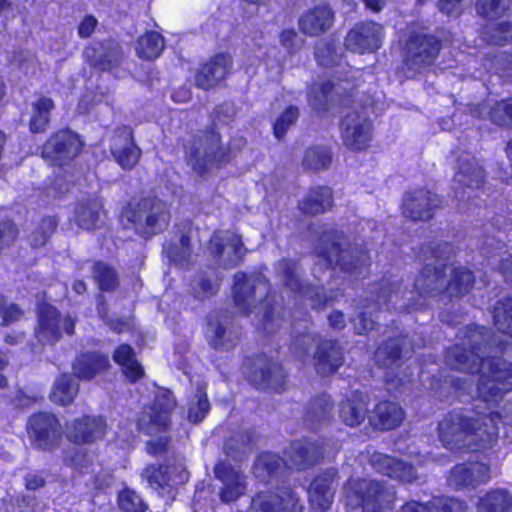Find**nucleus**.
<instances>
[{
  "label": "nucleus",
  "mask_w": 512,
  "mask_h": 512,
  "mask_svg": "<svg viewBox=\"0 0 512 512\" xmlns=\"http://www.w3.org/2000/svg\"><path fill=\"white\" fill-rule=\"evenodd\" d=\"M494 326L503 336L484 326L470 325L460 332L461 343L447 349L445 363L464 373L480 372L479 395L485 402H498L512 390V364L500 357L507 353L512 339V297L500 299L493 311Z\"/></svg>",
  "instance_id": "f257e3e1"
},
{
  "label": "nucleus",
  "mask_w": 512,
  "mask_h": 512,
  "mask_svg": "<svg viewBox=\"0 0 512 512\" xmlns=\"http://www.w3.org/2000/svg\"><path fill=\"white\" fill-rule=\"evenodd\" d=\"M500 421L498 412L468 417L453 411L439 422V438L449 449L485 448L496 441Z\"/></svg>",
  "instance_id": "f03ea898"
},
{
  "label": "nucleus",
  "mask_w": 512,
  "mask_h": 512,
  "mask_svg": "<svg viewBox=\"0 0 512 512\" xmlns=\"http://www.w3.org/2000/svg\"><path fill=\"white\" fill-rule=\"evenodd\" d=\"M233 297L234 303L241 313L249 315L254 309H260L263 312L261 325L266 333L272 334L283 325L282 306L269 293L268 280L265 276L236 273Z\"/></svg>",
  "instance_id": "7ed1b4c3"
},
{
  "label": "nucleus",
  "mask_w": 512,
  "mask_h": 512,
  "mask_svg": "<svg viewBox=\"0 0 512 512\" xmlns=\"http://www.w3.org/2000/svg\"><path fill=\"white\" fill-rule=\"evenodd\" d=\"M453 246L448 242L432 241L422 245L418 257L425 263L414 287L421 295H448V277L445 270L454 256Z\"/></svg>",
  "instance_id": "20e7f679"
},
{
  "label": "nucleus",
  "mask_w": 512,
  "mask_h": 512,
  "mask_svg": "<svg viewBox=\"0 0 512 512\" xmlns=\"http://www.w3.org/2000/svg\"><path fill=\"white\" fill-rule=\"evenodd\" d=\"M323 455V446L316 439L303 438L291 443L285 452L286 459L270 452L257 457L253 466L256 478L266 481L276 475L284 466L306 469L313 466Z\"/></svg>",
  "instance_id": "39448f33"
},
{
  "label": "nucleus",
  "mask_w": 512,
  "mask_h": 512,
  "mask_svg": "<svg viewBox=\"0 0 512 512\" xmlns=\"http://www.w3.org/2000/svg\"><path fill=\"white\" fill-rule=\"evenodd\" d=\"M317 256L325 260L327 266H339L342 271L360 277L369 265L367 251L348 243L342 233H325L316 247Z\"/></svg>",
  "instance_id": "423d86ee"
},
{
  "label": "nucleus",
  "mask_w": 512,
  "mask_h": 512,
  "mask_svg": "<svg viewBox=\"0 0 512 512\" xmlns=\"http://www.w3.org/2000/svg\"><path fill=\"white\" fill-rule=\"evenodd\" d=\"M376 290L378 291L377 299H365L361 301L358 307V314L352 319L354 328L358 334H366L374 329L377 321V317L374 316V314L381 309L382 304L386 305L388 309L392 307L399 310L413 306V304L410 303H399V295L401 294V297L404 298L406 292L400 290V283L397 281L382 283Z\"/></svg>",
  "instance_id": "0eeeda50"
},
{
  "label": "nucleus",
  "mask_w": 512,
  "mask_h": 512,
  "mask_svg": "<svg viewBox=\"0 0 512 512\" xmlns=\"http://www.w3.org/2000/svg\"><path fill=\"white\" fill-rule=\"evenodd\" d=\"M167 203L157 197H146L138 201L130 210L128 220L136 233L149 237L164 231L170 222Z\"/></svg>",
  "instance_id": "6e6552de"
},
{
  "label": "nucleus",
  "mask_w": 512,
  "mask_h": 512,
  "mask_svg": "<svg viewBox=\"0 0 512 512\" xmlns=\"http://www.w3.org/2000/svg\"><path fill=\"white\" fill-rule=\"evenodd\" d=\"M186 154L188 163L200 175L218 167L227 158L226 148L214 129L198 134Z\"/></svg>",
  "instance_id": "1a4fd4ad"
},
{
  "label": "nucleus",
  "mask_w": 512,
  "mask_h": 512,
  "mask_svg": "<svg viewBox=\"0 0 512 512\" xmlns=\"http://www.w3.org/2000/svg\"><path fill=\"white\" fill-rule=\"evenodd\" d=\"M303 271L297 261L282 259L275 266V275L279 283L295 297L311 302L313 308L327 302V296L321 286H311L302 278Z\"/></svg>",
  "instance_id": "9d476101"
},
{
  "label": "nucleus",
  "mask_w": 512,
  "mask_h": 512,
  "mask_svg": "<svg viewBox=\"0 0 512 512\" xmlns=\"http://www.w3.org/2000/svg\"><path fill=\"white\" fill-rule=\"evenodd\" d=\"M346 488L356 496L363 512H385L393 508L396 499L392 488L376 480H350Z\"/></svg>",
  "instance_id": "9b49d317"
},
{
  "label": "nucleus",
  "mask_w": 512,
  "mask_h": 512,
  "mask_svg": "<svg viewBox=\"0 0 512 512\" xmlns=\"http://www.w3.org/2000/svg\"><path fill=\"white\" fill-rule=\"evenodd\" d=\"M206 340L213 349L230 351L241 337V329L227 311H213L207 316Z\"/></svg>",
  "instance_id": "f8f14e48"
},
{
  "label": "nucleus",
  "mask_w": 512,
  "mask_h": 512,
  "mask_svg": "<svg viewBox=\"0 0 512 512\" xmlns=\"http://www.w3.org/2000/svg\"><path fill=\"white\" fill-rule=\"evenodd\" d=\"M83 143L70 129L52 134L42 148V157L53 166H64L81 151Z\"/></svg>",
  "instance_id": "ddd939ff"
},
{
  "label": "nucleus",
  "mask_w": 512,
  "mask_h": 512,
  "mask_svg": "<svg viewBox=\"0 0 512 512\" xmlns=\"http://www.w3.org/2000/svg\"><path fill=\"white\" fill-rule=\"evenodd\" d=\"M64 331L71 335L74 333L75 319L65 316L61 319L59 311L52 305L41 304L38 308V324L35 328V337L42 345H52L62 336L61 325Z\"/></svg>",
  "instance_id": "4468645a"
},
{
  "label": "nucleus",
  "mask_w": 512,
  "mask_h": 512,
  "mask_svg": "<svg viewBox=\"0 0 512 512\" xmlns=\"http://www.w3.org/2000/svg\"><path fill=\"white\" fill-rule=\"evenodd\" d=\"M208 250L217 264L224 268L237 266L246 254L240 236L229 230L214 232Z\"/></svg>",
  "instance_id": "2eb2a0df"
},
{
  "label": "nucleus",
  "mask_w": 512,
  "mask_h": 512,
  "mask_svg": "<svg viewBox=\"0 0 512 512\" xmlns=\"http://www.w3.org/2000/svg\"><path fill=\"white\" fill-rule=\"evenodd\" d=\"M175 407L176 401L172 392L169 390L159 391L152 405L140 417L139 429L149 435L166 430Z\"/></svg>",
  "instance_id": "dca6fc26"
},
{
  "label": "nucleus",
  "mask_w": 512,
  "mask_h": 512,
  "mask_svg": "<svg viewBox=\"0 0 512 512\" xmlns=\"http://www.w3.org/2000/svg\"><path fill=\"white\" fill-rule=\"evenodd\" d=\"M372 122L363 112L346 114L340 123L341 139L350 150L366 149L372 140Z\"/></svg>",
  "instance_id": "f3484780"
},
{
  "label": "nucleus",
  "mask_w": 512,
  "mask_h": 512,
  "mask_svg": "<svg viewBox=\"0 0 512 512\" xmlns=\"http://www.w3.org/2000/svg\"><path fill=\"white\" fill-rule=\"evenodd\" d=\"M405 64L409 70L419 72L434 63L439 51V41L430 35L413 33L407 42Z\"/></svg>",
  "instance_id": "a211bd4d"
},
{
  "label": "nucleus",
  "mask_w": 512,
  "mask_h": 512,
  "mask_svg": "<svg viewBox=\"0 0 512 512\" xmlns=\"http://www.w3.org/2000/svg\"><path fill=\"white\" fill-rule=\"evenodd\" d=\"M28 435L37 448L51 450L61 438L62 426L54 414L39 413L30 417Z\"/></svg>",
  "instance_id": "6ab92c4d"
},
{
  "label": "nucleus",
  "mask_w": 512,
  "mask_h": 512,
  "mask_svg": "<svg viewBox=\"0 0 512 512\" xmlns=\"http://www.w3.org/2000/svg\"><path fill=\"white\" fill-rule=\"evenodd\" d=\"M384 38V29L375 22H360L346 35L344 45L354 53L364 54L378 50Z\"/></svg>",
  "instance_id": "aec40b11"
},
{
  "label": "nucleus",
  "mask_w": 512,
  "mask_h": 512,
  "mask_svg": "<svg viewBox=\"0 0 512 512\" xmlns=\"http://www.w3.org/2000/svg\"><path fill=\"white\" fill-rule=\"evenodd\" d=\"M484 180V172L476 159L466 157L460 159L454 175L452 189L459 201L469 200L471 192L480 188Z\"/></svg>",
  "instance_id": "412c9836"
},
{
  "label": "nucleus",
  "mask_w": 512,
  "mask_h": 512,
  "mask_svg": "<svg viewBox=\"0 0 512 512\" xmlns=\"http://www.w3.org/2000/svg\"><path fill=\"white\" fill-rule=\"evenodd\" d=\"M250 380L258 389L280 393L285 389L286 373L279 363L261 356L254 363Z\"/></svg>",
  "instance_id": "4be33fe9"
},
{
  "label": "nucleus",
  "mask_w": 512,
  "mask_h": 512,
  "mask_svg": "<svg viewBox=\"0 0 512 512\" xmlns=\"http://www.w3.org/2000/svg\"><path fill=\"white\" fill-rule=\"evenodd\" d=\"M489 466L482 462H465L455 465L449 474L448 484L454 489H475L490 480Z\"/></svg>",
  "instance_id": "5701e85b"
},
{
  "label": "nucleus",
  "mask_w": 512,
  "mask_h": 512,
  "mask_svg": "<svg viewBox=\"0 0 512 512\" xmlns=\"http://www.w3.org/2000/svg\"><path fill=\"white\" fill-rule=\"evenodd\" d=\"M302 505L290 488H285L277 494L261 493L256 495L250 505L249 512H299Z\"/></svg>",
  "instance_id": "b1692460"
},
{
  "label": "nucleus",
  "mask_w": 512,
  "mask_h": 512,
  "mask_svg": "<svg viewBox=\"0 0 512 512\" xmlns=\"http://www.w3.org/2000/svg\"><path fill=\"white\" fill-rule=\"evenodd\" d=\"M440 206L438 196L426 189H415L405 194L403 214L412 219L426 221L432 218L434 211Z\"/></svg>",
  "instance_id": "393cba45"
},
{
  "label": "nucleus",
  "mask_w": 512,
  "mask_h": 512,
  "mask_svg": "<svg viewBox=\"0 0 512 512\" xmlns=\"http://www.w3.org/2000/svg\"><path fill=\"white\" fill-rule=\"evenodd\" d=\"M89 63L100 70H112L123 60L120 44L112 39L91 43L84 51Z\"/></svg>",
  "instance_id": "a878e982"
},
{
  "label": "nucleus",
  "mask_w": 512,
  "mask_h": 512,
  "mask_svg": "<svg viewBox=\"0 0 512 512\" xmlns=\"http://www.w3.org/2000/svg\"><path fill=\"white\" fill-rule=\"evenodd\" d=\"M369 462L379 473L402 483H413L418 480V475L412 465L389 455L374 452Z\"/></svg>",
  "instance_id": "bb28decb"
},
{
  "label": "nucleus",
  "mask_w": 512,
  "mask_h": 512,
  "mask_svg": "<svg viewBox=\"0 0 512 512\" xmlns=\"http://www.w3.org/2000/svg\"><path fill=\"white\" fill-rule=\"evenodd\" d=\"M106 422L101 416H82L66 427L69 440L75 443H92L105 434Z\"/></svg>",
  "instance_id": "cd10ccee"
},
{
  "label": "nucleus",
  "mask_w": 512,
  "mask_h": 512,
  "mask_svg": "<svg viewBox=\"0 0 512 512\" xmlns=\"http://www.w3.org/2000/svg\"><path fill=\"white\" fill-rule=\"evenodd\" d=\"M232 66L229 55L218 54L200 66L195 73V84L198 88L208 90L225 79Z\"/></svg>",
  "instance_id": "c85d7f7f"
},
{
  "label": "nucleus",
  "mask_w": 512,
  "mask_h": 512,
  "mask_svg": "<svg viewBox=\"0 0 512 512\" xmlns=\"http://www.w3.org/2000/svg\"><path fill=\"white\" fill-rule=\"evenodd\" d=\"M214 473L223 483L220 498L223 502H233L242 496L246 490V478L239 470H235L226 462H219Z\"/></svg>",
  "instance_id": "c756f323"
},
{
  "label": "nucleus",
  "mask_w": 512,
  "mask_h": 512,
  "mask_svg": "<svg viewBox=\"0 0 512 512\" xmlns=\"http://www.w3.org/2000/svg\"><path fill=\"white\" fill-rule=\"evenodd\" d=\"M336 475V469L330 468L320 473L313 480L308 491L313 508L322 511L330 508L336 488L334 485Z\"/></svg>",
  "instance_id": "7c9ffc66"
},
{
  "label": "nucleus",
  "mask_w": 512,
  "mask_h": 512,
  "mask_svg": "<svg viewBox=\"0 0 512 512\" xmlns=\"http://www.w3.org/2000/svg\"><path fill=\"white\" fill-rule=\"evenodd\" d=\"M111 153L123 169H132L140 159L141 150L134 143L130 131L123 129L111 140Z\"/></svg>",
  "instance_id": "2f4dec72"
},
{
  "label": "nucleus",
  "mask_w": 512,
  "mask_h": 512,
  "mask_svg": "<svg viewBox=\"0 0 512 512\" xmlns=\"http://www.w3.org/2000/svg\"><path fill=\"white\" fill-rule=\"evenodd\" d=\"M333 22V10L327 5H320L308 10L299 18V28L308 36H317L329 30Z\"/></svg>",
  "instance_id": "473e14b6"
},
{
  "label": "nucleus",
  "mask_w": 512,
  "mask_h": 512,
  "mask_svg": "<svg viewBox=\"0 0 512 512\" xmlns=\"http://www.w3.org/2000/svg\"><path fill=\"white\" fill-rule=\"evenodd\" d=\"M412 351V346H408L407 336H401L400 339L390 338L383 343L375 352L376 363L384 368H398L402 360Z\"/></svg>",
  "instance_id": "72a5a7b5"
},
{
  "label": "nucleus",
  "mask_w": 512,
  "mask_h": 512,
  "mask_svg": "<svg viewBox=\"0 0 512 512\" xmlns=\"http://www.w3.org/2000/svg\"><path fill=\"white\" fill-rule=\"evenodd\" d=\"M314 360L319 374L334 373L344 361L342 348L335 340H324L318 345Z\"/></svg>",
  "instance_id": "f704fd0d"
},
{
  "label": "nucleus",
  "mask_w": 512,
  "mask_h": 512,
  "mask_svg": "<svg viewBox=\"0 0 512 512\" xmlns=\"http://www.w3.org/2000/svg\"><path fill=\"white\" fill-rule=\"evenodd\" d=\"M471 115L476 118L489 119L499 126L512 125L510 101L486 100L470 109Z\"/></svg>",
  "instance_id": "c9c22d12"
},
{
  "label": "nucleus",
  "mask_w": 512,
  "mask_h": 512,
  "mask_svg": "<svg viewBox=\"0 0 512 512\" xmlns=\"http://www.w3.org/2000/svg\"><path fill=\"white\" fill-rule=\"evenodd\" d=\"M465 501L455 498H433L423 504L417 501L405 503L398 512H467Z\"/></svg>",
  "instance_id": "e433bc0d"
},
{
  "label": "nucleus",
  "mask_w": 512,
  "mask_h": 512,
  "mask_svg": "<svg viewBox=\"0 0 512 512\" xmlns=\"http://www.w3.org/2000/svg\"><path fill=\"white\" fill-rule=\"evenodd\" d=\"M109 366L108 356L100 352L80 354L73 362V372L78 379L89 380Z\"/></svg>",
  "instance_id": "4c0bfd02"
},
{
  "label": "nucleus",
  "mask_w": 512,
  "mask_h": 512,
  "mask_svg": "<svg viewBox=\"0 0 512 512\" xmlns=\"http://www.w3.org/2000/svg\"><path fill=\"white\" fill-rule=\"evenodd\" d=\"M404 418V411L398 404L390 401L378 403L370 416L371 424L380 430L397 427Z\"/></svg>",
  "instance_id": "58836bf2"
},
{
  "label": "nucleus",
  "mask_w": 512,
  "mask_h": 512,
  "mask_svg": "<svg viewBox=\"0 0 512 512\" xmlns=\"http://www.w3.org/2000/svg\"><path fill=\"white\" fill-rule=\"evenodd\" d=\"M367 404V396L362 392H355L352 398L341 403L340 418L348 426L360 425L366 418Z\"/></svg>",
  "instance_id": "ea45409f"
},
{
  "label": "nucleus",
  "mask_w": 512,
  "mask_h": 512,
  "mask_svg": "<svg viewBox=\"0 0 512 512\" xmlns=\"http://www.w3.org/2000/svg\"><path fill=\"white\" fill-rule=\"evenodd\" d=\"M102 211V203L97 198L81 201L75 205L73 220L84 230H92L98 226Z\"/></svg>",
  "instance_id": "a19ab883"
},
{
  "label": "nucleus",
  "mask_w": 512,
  "mask_h": 512,
  "mask_svg": "<svg viewBox=\"0 0 512 512\" xmlns=\"http://www.w3.org/2000/svg\"><path fill=\"white\" fill-rule=\"evenodd\" d=\"M333 196L329 187L320 186L311 189L299 203V209L308 215L325 212L332 206Z\"/></svg>",
  "instance_id": "79ce46f5"
},
{
  "label": "nucleus",
  "mask_w": 512,
  "mask_h": 512,
  "mask_svg": "<svg viewBox=\"0 0 512 512\" xmlns=\"http://www.w3.org/2000/svg\"><path fill=\"white\" fill-rule=\"evenodd\" d=\"M332 406L326 395L312 399L305 411L304 422L310 429H318L331 418Z\"/></svg>",
  "instance_id": "37998d69"
},
{
  "label": "nucleus",
  "mask_w": 512,
  "mask_h": 512,
  "mask_svg": "<svg viewBox=\"0 0 512 512\" xmlns=\"http://www.w3.org/2000/svg\"><path fill=\"white\" fill-rule=\"evenodd\" d=\"M54 106L53 100L46 96H40L32 103V115L29 122L31 132H45Z\"/></svg>",
  "instance_id": "c03bdc74"
},
{
  "label": "nucleus",
  "mask_w": 512,
  "mask_h": 512,
  "mask_svg": "<svg viewBox=\"0 0 512 512\" xmlns=\"http://www.w3.org/2000/svg\"><path fill=\"white\" fill-rule=\"evenodd\" d=\"M149 484V486L158 491L161 496L168 495L169 497L173 494V488L175 482L172 481L169 469L166 466H149L143 474Z\"/></svg>",
  "instance_id": "a18cd8bd"
},
{
  "label": "nucleus",
  "mask_w": 512,
  "mask_h": 512,
  "mask_svg": "<svg viewBox=\"0 0 512 512\" xmlns=\"http://www.w3.org/2000/svg\"><path fill=\"white\" fill-rule=\"evenodd\" d=\"M478 512H510L512 495L504 489L489 491L479 499Z\"/></svg>",
  "instance_id": "49530a36"
},
{
  "label": "nucleus",
  "mask_w": 512,
  "mask_h": 512,
  "mask_svg": "<svg viewBox=\"0 0 512 512\" xmlns=\"http://www.w3.org/2000/svg\"><path fill=\"white\" fill-rule=\"evenodd\" d=\"M79 384L69 374H63L55 381L50 399L59 405L71 404L78 394Z\"/></svg>",
  "instance_id": "de8ad7c7"
},
{
  "label": "nucleus",
  "mask_w": 512,
  "mask_h": 512,
  "mask_svg": "<svg viewBox=\"0 0 512 512\" xmlns=\"http://www.w3.org/2000/svg\"><path fill=\"white\" fill-rule=\"evenodd\" d=\"M473 273L464 266H454L450 269L448 277V296H462L467 294L474 284Z\"/></svg>",
  "instance_id": "09e8293b"
},
{
  "label": "nucleus",
  "mask_w": 512,
  "mask_h": 512,
  "mask_svg": "<svg viewBox=\"0 0 512 512\" xmlns=\"http://www.w3.org/2000/svg\"><path fill=\"white\" fill-rule=\"evenodd\" d=\"M113 359L122 367L124 374L129 380L136 381L142 377L143 369L135 359L134 350L129 345H120L115 350Z\"/></svg>",
  "instance_id": "8fccbe9b"
},
{
  "label": "nucleus",
  "mask_w": 512,
  "mask_h": 512,
  "mask_svg": "<svg viewBox=\"0 0 512 512\" xmlns=\"http://www.w3.org/2000/svg\"><path fill=\"white\" fill-rule=\"evenodd\" d=\"M219 286V279L216 271L209 270L195 275L190 284L191 294L198 299H205L214 295Z\"/></svg>",
  "instance_id": "3c124183"
},
{
  "label": "nucleus",
  "mask_w": 512,
  "mask_h": 512,
  "mask_svg": "<svg viewBox=\"0 0 512 512\" xmlns=\"http://www.w3.org/2000/svg\"><path fill=\"white\" fill-rule=\"evenodd\" d=\"M210 410L205 387L197 385L195 393L187 403V420L197 424L201 422Z\"/></svg>",
  "instance_id": "603ef678"
},
{
  "label": "nucleus",
  "mask_w": 512,
  "mask_h": 512,
  "mask_svg": "<svg viewBox=\"0 0 512 512\" xmlns=\"http://www.w3.org/2000/svg\"><path fill=\"white\" fill-rule=\"evenodd\" d=\"M164 48V39L158 32L150 31L139 37L136 51L140 58L152 60L157 58Z\"/></svg>",
  "instance_id": "864d4df0"
},
{
  "label": "nucleus",
  "mask_w": 512,
  "mask_h": 512,
  "mask_svg": "<svg viewBox=\"0 0 512 512\" xmlns=\"http://www.w3.org/2000/svg\"><path fill=\"white\" fill-rule=\"evenodd\" d=\"M331 162L332 153L324 146L310 147L303 158V166L313 171L327 169Z\"/></svg>",
  "instance_id": "5fc2aeb1"
},
{
  "label": "nucleus",
  "mask_w": 512,
  "mask_h": 512,
  "mask_svg": "<svg viewBox=\"0 0 512 512\" xmlns=\"http://www.w3.org/2000/svg\"><path fill=\"white\" fill-rule=\"evenodd\" d=\"M338 90V87L331 82H326L319 87H314L310 95L311 106L319 112L327 111L330 104L334 101L333 95L337 94Z\"/></svg>",
  "instance_id": "6e6d98bb"
},
{
  "label": "nucleus",
  "mask_w": 512,
  "mask_h": 512,
  "mask_svg": "<svg viewBox=\"0 0 512 512\" xmlns=\"http://www.w3.org/2000/svg\"><path fill=\"white\" fill-rule=\"evenodd\" d=\"M251 449V435L248 432L237 433L229 437L224 444V451L232 459H240Z\"/></svg>",
  "instance_id": "4d7b16f0"
},
{
  "label": "nucleus",
  "mask_w": 512,
  "mask_h": 512,
  "mask_svg": "<svg viewBox=\"0 0 512 512\" xmlns=\"http://www.w3.org/2000/svg\"><path fill=\"white\" fill-rule=\"evenodd\" d=\"M167 253L171 262L181 267L189 265L193 258L190 238L187 235H182L179 243L171 245Z\"/></svg>",
  "instance_id": "13d9d810"
},
{
  "label": "nucleus",
  "mask_w": 512,
  "mask_h": 512,
  "mask_svg": "<svg viewBox=\"0 0 512 512\" xmlns=\"http://www.w3.org/2000/svg\"><path fill=\"white\" fill-rule=\"evenodd\" d=\"M93 278L103 291L114 290L118 284V277L113 268L103 262H97L93 266Z\"/></svg>",
  "instance_id": "bf43d9fd"
},
{
  "label": "nucleus",
  "mask_w": 512,
  "mask_h": 512,
  "mask_svg": "<svg viewBox=\"0 0 512 512\" xmlns=\"http://www.w3.org/2000/svg\"><path fill=\"white\" fill-rule=\"evenodd\" d=\"M300 112L298 107L290 105L274 121L273 132L278 140L284 138L288 130L295 125Z\"/></svg>",
  "instance_id": "052dcab7"
},
{
  "label": "nucleus",
  "mask_w": 512,
  "mask_h": 512,
  "mask_svg": "<svg viewBox=\"0 0 512 512\" xmlns=\"http://www.w3.org/2000/svg\"><path fill=\"white\" fill-rule=\"evenodd\" d=\"M510 0H477V13L490 20H495L504 15L508 9Z\"/></svg>",
  "instance_id": "680f3d73"
},
{
  "label": "nucleus",
  "mask_w": 512,
  "mask_h": 512,
  "mask_svg": "<svg viewBox=\"0 0 512 512\" xmlns=\"http://www.w3.org/2000/svg\"><path fill=\"white\" fill-rule=\"evenodd\" d=\"M57 221L54 217H45L42 219L40 225L30 236V243L33 247H41L45 245L49 237L55 231Z\"/></svg>",
  "instance_id": "e2e57ef3"
},
{
  "label": "nucleus",
  "mask_w": 512,
  "mask_h": 512,
  "mask_svg": "<svg viewBox=\"0 0 512 512\" xmlns=\"http://www.w3.org/2000/svg\"><path fill=\"white\" fill-rule=\"evenodd\" d=\"M118 505L126 512H144L147 507L135 491L125 488L118 495Z\"/></svg>",
  "instance_id": "0e129e2a"
},
{
  "label": "nucleus",
  "mask_w": 512,
  "mask_h": 512,
  "mask_svg": "<svg viewBox=\"0 0 512 512\" xmlns=\"http://www.w3.org/2000/svg\"><path fill=\"white\" fill-rule=\"evenodd\" d=\"M93 462V455L84 448H73L66 452L64 463L74 469L83 470Z\"/></svg>",
  "instance_id": "69168bd1"
},
{
  "label": "nucleus",
  "mask_w": 512,
  "mask_h": 512,
  "mask_svg": "<svg viewBox=\"0 0 512 512\" xmlns=\"http://www.w3.org/2000/svg\"><path fill=\"white\" fill-rule=\"evenodd\" d=\"M304 329H307V325H304ZM314 341V336L307 330H304L293 338L290 349L295 355L301 357L309 351Z\"/></svg>",
  "instance_id": "338daca9"
},
{
  "label": "nucleus",
  "mask_w": 512,
  "mask_h": 512,
  "mask_svg": "<svg viewBox=\"0 0 512 512\" xmlns=\"http://www.w3.org/2000/svg\"><path fill=\"white\" fill-rule=\"evenodd\" d=\"M17 234L18 230L12 222H0V250L10 246L16 239Z\"/></svg>",
  "instance_id": "774afa93"
}]
</instances>
